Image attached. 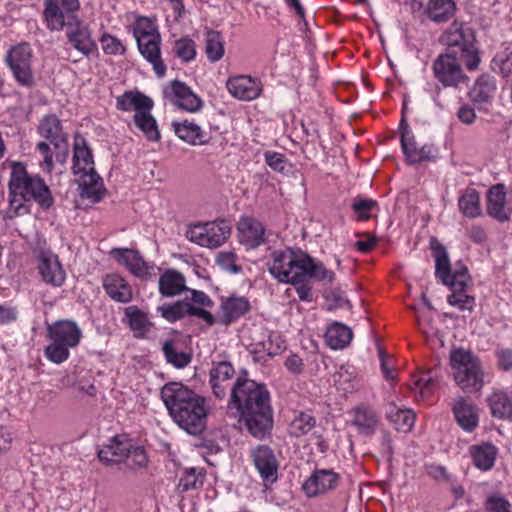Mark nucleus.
<instances>
[{
	"instance_id": "9",
	"label": "nucleus",
	"mask_w": 512,
	"mask_h": 512,
	"mask_svg": "<svg viewBox=\"0 0 512 512\" xmlns=\"http://www.w3.org/2000/svg\"><path fill=\"white\" fill-rule=\"evenodd\" d=\"M133 35L141 55L153 66L158 77L166 73V66L161 59V35L154 21L145 16L136 19L132 26Z\"/></svg>"
},
{
	"instance_id": "49",
	"label": "nucleus",
	"mask_w": 512,
	"mask_h": 512,
	"mask_svg": "<svg viewBox=\"0 0 512 512\" xmlns=\"http://www.w3.org/2000/svg\"><path fill=\"white\" fill-rule=\"evenodd\" d=\"M316 424L315 418L308 412H297L290 424V433L295 437L307 434Z\"/></svg>"
},
{
	"instance_id": "16",
	"label": "nucleus",
	"mask_w": 512,
	"mask_h": 512,
	"mask_svg": "<svg viewBox=\"0 0 512 512\" xmlns=\"http://www.w3.org/2000/svg\"><path fill=\"white\" fill-rule=\"evenodd\" d=\"M38 272L47 285L61 287L66 280V272L56 254L51 251H41L38 255Z\"/></svg>"
},
{
	"instance_id": "39",
	"label": "nucleus",
	"mask_w": 512,
	"mask_h": 512,
	"mask_svg": "<svg viewBox=\"0 0 512 512\" xmlns=\"http://www.w3.org/2000/svg\"><path fill=\"white\" fill-rule=\"evenodd\" d=\"M386 417L396 430L405 433L411 431L415 422V414L412 410L401 409L394 403L387 405Z\"/></svg>"
},
{
	"instance_id": "63",
	"label": "nucleus",
	"mask_w": 512,
	"mask_h": 512,
	"mask_svg": "<svg viewBox=\"0 0 512 512\" xmlns=\"http://www.w3.org/2000/svg\"><path fill=\"white\" fill-rule=\"evenodd\" d=\"M18 311L16 308L7 305H0V324H9L17 319Z\"/></svg>"
},
{
	"instance_id": "33",
	"label": "nucleus",
	"mask_w": 512,
	"mask_h": 512,
	"mask_svg": "<svg viewBox=\"0 0 512 512\" xmlns=\"http://www.w3.org/2000/svg\"><path fill=\"white\" fill-rule=\"evenodd\" d=\"M125 319L134 337L144 338L152 327L146 312L135 305L128 306L124 309Z\"/></svg>"
},
{
	"instance_id": "18",
	"label": "nucleus",
	"mask_w": 512,
	"mask_h": 512,
	"mask_svg": "<svg viewBox=\"0 0 512 512\" xmlns=\"http://www.w3.org/2000/svg\"><path fill=\"white\" fill-rule=\"evenodd\" d=\"M164 93L174 105L187 112H197L203 105L202 99L196 95L184 82L174 80Z\"/></svg>"
},
{
	"instance_id": "42",
	"label": "nucleus",
	"mask_w": 512,
	"mask_h": 512,
	"mask_svg": "<svg viewBox=\"0 0 512 512\" xmlns=\"http://www.w3.org/2000/svg\"><path fill=\"white\" fill-rule=\"evenodd\" d=\"M378 422L377 414L370 407L361 406L354 410L353 424L358 428L359 432L364 434L374 433Z\"/></svg>"
},
{
	"instance_id": "62",
	"label": "nucleus",
	"mask_w": 512,
	"mask_h": 512,
	"mask_svg": "<svg viewBox=\"0 0 512 512\" xmlns=\"http://www.w3.org/2000/svg\"><path fill=\"white\" fill-rule=\"evenodd\" d=\"M188 316H195L201 318L210 326H212L215 323V318L209 311L205 310L202 306L196 307L192 303L189 304Z\"/></svg>"
},
{
	"instance_id": "17",
	"label": "nucleus",
	"mask_w": 512,
	"mask_h": 512,
	"mask_svg": "<svg viewBox=\"0 0 512 512\" xmlns=\"http://www.w3.org/2000/svg\"><path fill=\"white\" fill-rule=\"evenodd\" d=\"M38 132L42 137L48 139L51 144H53L54 148L59 151L57 158L62 156L61 161H65L68 152V144L61 121L58 117L53 114L45 115L40 121Z\"/></svg>"
},
{
	"instance_id": "1",
	"label": "nucleus",
	"mask_w": 512,
	"mask_h": 512,
	"mask_svg": "<svg viewBox=\"0 0 512 512\" xmlns=\"http://www.w3.org/2000/svg\"><path fill=\"white\" fill-rule=\"evenodd\" d=\"M229 409H236L240 422L249 434L265 439L273 428L270 393L264 384L247 378H237L231 389Z\"/></svg>"
},
{
	"instance_id": "34",
	"label": "nucleus",
	"mask_w": 512,
	"mask_h": 512,
	"mask_svg": "<svg viewBox=\"0 0 512 512\" xmlns=\"http://www.w3.org/2000/svg\"><path fill=\"white\" fill-rule=\"evenodd\" d=\"M64 14L63 10L58 4L57 0H44L43 16L46 21V26L51 31H60L64 27L68 28L69 17L76 16L74 12H67Z\"/></svg>"
},
{
	"instance_id": "11",
	"label": "nucleus",
	"mask_w": 512,
	"mask_h": 512,
	"mask_svg": "<svg viewBox=\"0 0 512 512\" xmlns=\"http://www.w3.org/2000/svg\"><path fill=\"white\" fill-rule=\"evenodd\" d=\"M462 60L452 54L440 53L432 64L434 78L444 88L458 89L461 85H467L469 77L465 74Z\"/></svg>"
},
{
	"instance_id": "23",
	"label": "nucleus",
	"mask_w": 512,
	"mask_h": 512,
	"mask_svg": "<svg viewBox=\"0 0 512 512\" xmlns=\"http://www.w3.org/2000/svg\"><path fill=\"white\" fill-rule=\"evenodd\" d=\"M226 87L234 98L243 101L256 99L262 91L259 81L245 75L229 78Z\"/></svg>"
},
{
	"instance_id": "7",
	"label": "nucleus",
	"mask_w": 512,
	"mask_h": 512,
	"mask_svg": "<svg viewBox=\"0 0 512 512\" xmlns=\"http://www.w3.org/2000/svg\"><path fill=\"white\" fill-rule=\"evenodd\" d=\"M439 41L446 46L445 54L459 57L469 71L480 64L479 50L476 46L474 30L464 22L455 20L441 34Z\"/></svg>"
},
{
	"instance_id": "28",
	"label": "nucleus",
	"mask_w": 512,
	"mask_h": 512,
	"mask_svg": "<svg viewBox=\"0 0 512 512\" xmlns=\"http://www.w3.org/2000/svg\"><path fill=\"white\" fill-rule=\"evenodd\" d=\"M497 91V83L493 76L480 75L469 91V98L476 104L492 103Z\"/></svg>"
},
{
	"instance_id": "3",
	"label": "nucleus",
	"mask_w": 512,
	"mask_h": 512,
	"mask_svg": "<svg viewBox=\"0 0 512 512\" xmlns=\"http://www.w3.org/2000/svg\"><path fill=\"white\" fill-rule=\"evenodd\" d=\"M266 266L280 283H300L313 279L331 284L336 278L335 273L327 269L320 260L300 248L273 250Z\"/></svg>"
},
{
	"instance_id": "37",
	"label": "nucleus",
	"mask_w": 512,
	"mask_h": 512,
	"mask_svg": "<svg viewBox=\"0 0 512 512\" xmlns=\"http://www.w3.org/2000/svg\"><path fill=\"white\" fill-rule=\"evenodd\" d=\"M80 197L91 203H98L103 198L105 188L102 178L97 173L81 175L79 180Z\"/></svg>"
},
{
	"instance_id": "58",
	"label": "nucleus",
	"mask_w": 512,
	"mask_h": 512,
	"mask_svg": "<svg viewBox=\"0 0 512 512\" xmlns=\"http://www.w3.org/2000/svg\"><path fill=\"white\" fill-rule=\"evenodd\" d=\"M301 489L308 497H315L321 493H324L328 489H333L332 482L326 486V482H299Z\"/></svg>"
},
{
	"instance_id": "56",
	"label": "nucleus",
	"mask_w": 512,
	"mask_h": 512,
	"mask_svg": "<svg viewBox=\"0 0 512 512\" xmlns=\"http://www.w3.org/2000/svg\"><path fill=\"white\" fill-rule=\"evenodd\" d=\"M510 508L511 504L509 501L500 495L492 494L487 498V512H511Z\"/></svg>"
},
{
	"instance_id": "27",
	"label": "nucleus",
	"mask_w": 512,
	"mask_h": 512,
	"mask_svg": "<svg viewBox=\"0 0 512 512\" xmlns=\"http://www.w3.org/2000/svg\"><path fill=\"white\" fill-rule=\"evenodd\" d=\"M505 204L506 193L504 185L497 184L491 187L487 197L488 215L500 222L508 221L511 211L506 209Z\"/></svg>"
},
{
	"instance_id": "31",
	"label": "nucleus",
	"mask_w": 512,
	"mask_h": 512,
	"mask_svg": "<svg viewBox=\"0 0 512 512\" xmlns=\"http://www.w3.org/2000/svg\"><path fill=\"white\" fill-rule=\"evenodd\" d=\"M453 413L458 425L466 432H472L478 425L476 406L460 397L453 405Z\"/></svg>"
},
{
	"instance_id": "44",
	"label": "nucleus",
	"mask_w": 512,
	"mask_h": 512,
	"mask_svg": "<svg viewBox=\"0 0 512 512\" xmlns=\"http://www.w3.org/2000/svg\"><path fill=\"white\" fill-rule=\"evenodd\" d=\"M135 125L144 133L150 141H158L160 133L157 122L151 115L150 110H143L134 114Z\"/></svg>"
},
{
	"instance_id": "25",
	"label": "nucleus",
	"mask_w": 512,
	"mask_h": 512,
	"mask_svg": "<svg viewBox=\"0 0 512 512\" xmlns=\"http://www.w3.org/2000/svg\"><path fill=\"white\" fill-rule=\"evenodd\" d=\"M253 461L260 476L266 480H276L278 461L268 446H258L252 452Z\"/></svg>"
},
{
	"instance_id": "5",
	"label": "nucleus",
	"mask_w": 512,
	"mask_h": 512,
	"mask_svg": "<svg viewBox=\"0 0 512 512\" xmlns=\"http://www.w3.org/2000/svg\"><path fill=\"white\" fill-rule=\"evenodd\" d=\"M10 179L8 182L10 218L28 214L32 202L42 209L53 205V197L49 187L39 175L29 174L21 162H11Z\"/></svg>"
},
{
	"instance_id": "30",
	"label": "nucleus",
	"mask_w": 512,
	"mask_h": 512,
	"mask_svg": "<svg viewBox=\"0 0 512 512\" xmlns=\"http://www.w3.org/2000/svg\"><path fill=\"white\" fill-rule=\"evenodd\" d=\"M254 352H264L272 357L282 353L286 349L285 340L279 332L261 328L260 339L253 338Z\"/></svg>"
},
{
	"instance_id": "41",
	"label": "nucleus",
	"mask_w": 512,
	"mask_h": 512,
	"mask_svg": "<svg viewBox=\"0 0 512 512\" xmlns=\"http://www.w3.org/2000/svg\"><path fill=\"white\" fill-rule=\"evenodd\" d=\"M456 5L453 0H429L426 13L435 23L447 22L454 15Z\"/></svg>"
},
{
	"instance_id": "54",
	"label": "nucleus",
	"mask_w": 512,
	"mask_h": 512,
	"mask_svg": "<svg viewBox=\"0 0 512 512\" xmlns=\"http://www.w3.org/2000/svg\"><path fill=\"white\" fill-rule=\"evenodd\" d=\"M102 50L107 55H122L125 53V46L115 36L104 33L100 38Z\"/></svg>"
},
{
	"instance_id": "20",
	"label": "nucleus",
	"mask_w": 512,
	"mask_h": 512,
	"mask_svg": "<svg viewBox=\"0 0 512 512\" xmlns=\"http://www.w3.org/2000/svg\"><path fill=\"white\" fill-rule=\"evenodd\" d=\"M237 230L240 243L247 249H255L265 242V227L253 217H241Z\"/></svg>"
},
{
	"instance_id": "43",
	"label": "nucleus",
	"mask_w": 512,
	"mask_h": 512,
	"mask_svg": "<svg viewBox=\"0 0 512 512\" xmlns=\"http://www.w3.org/2000/svg\"><path fill=\"white\" fill-rule=\"evenodd\" d=\"M458 207L461 213L468 218H476L481 215L479 193L474 188H467L458 199Z\"/></svg>"
},
{
	"instance_id": "47",
	"label": "nucleus",
	"mask_w": 512,
	"mask_h": 512,
	"mask_svg": "<svg viewBox=\"0 0 512 512\" xmlns=\"http://www.w3.org/2000/svg\"><path fill=\"white\" fill-rule=\"evenodd\" d=\"M205 52L211 62H217L223 57L224 44L219 32L210 30L206 33Z\"/></svg>"
},
{
	"instance_id": "51",
	"label": "nucleus",
	"mask_w": 512,
	"mask_h": 512,
	"mask_svg": "<svg viewBox=\"0 0 512 512\" xmlns=\"http://www.w3.org/2000/svg\"><path fill=\"white\" fill-rule=\"evenodd\" d=\"M378 207L376 200L370 198H355L351 203V209L356 214L357 219L360 221H366L370 219L371 213Z\"/></svg>"
},
{
	"instance_id": "4",
	"label": "nucleus",
	"mask_w": 512,
	"mask_h": 512,
	"mask_svg": "<svg viewBox=\"0 0 512 512\" xmlns=\"http://www.w3.org/2000/svg\"><path fill=\"white\" fill-rule=\"evenodd\" d=\"M266 266L280 283H300L313 279L331 284L336 278L335 273L327 269L320 260L300 248L273 250Z\"/></svg>"
},
{
	"instance_id": "61",
	"label": "nucleus",
	"mask_w": 512,
	"mask_h": 512,
	"mask_svg": "<svg viewBox=\"0 0 512 512\" xmlns=\"http://www.w3.org/2000/svg\"><path fill=\"white\" fill-rule=\"evenodd\" d=\"M498 365L505 371L512 370V349L500 348L496 350Z\"/></svg>"
},
{
	"instance_id": "26",
	"label": "nucleus",
	"mask_w": 512,
	"mask_h": 512,
	"mask_svg": "<svg viewBox=\"0 0 512 512\" xmlns=\"http://www.w3.org/2000/svg\"><path fill=\"white\" fill-rule=\"evenodd\" d=\"M220 310L219 322L227 326L245 315L250 310V303L246 297L233 295L222 299Z\"/></svg>"
},
{
	"instance_id": "45",
	"label": "nucleus",
	"mask_w": 512,
	"mask_h": 512,
	"mask_svg": "<svg viewBox=\"0 0 512 512\" xmlns=\"http://www.w3.org/2000/svg\"><path fill=\"white\" fill-rule=\"evenodd\" d=\"M496 447L490 443H485L472 448V458L476 467L481 470L490 469L496 458Z\"/></svg>"
},
{
	"instance_id": "48",
	"label": "nucleus",
	"mask_w": 512,
	"mask_h": 512,
	"mask_svg": "<svg viewBox=\"0 0 512 512\" xmlns=\"http://www.w3.org/2000/svg\"><path fill=\"white\" fill-rule=\"evenodd\" d=\"M491 68L495 73L505 78L512 74V43H509L503 52L494 56Z\"/></svg>"
},
{
	"instance_id": "13",
	"label": "nucleus",
	"mask_w": 512,
	"mask_h": 512,
	"mask_svg": "<svg viewBox=\"0 0 512 512\" xmlns=\"http://www.w3.org/2000/svg\"><path fill=\"white\" fill-rule=\"evenodd\" d=\"M31 48L28 44H19L9 50L7 62L16 81L25 87H31L34 78L31 70Z\"/></svg>"
},
{
	"instance_id": "15",
	"label": "nucleus",
	"mask_w": 512,
	"mask_h": 512,
	"mask_svg": "<svg viewBox=\"0 0 512 512\" xmlns=\"http://www.w3.org/2000/svg\"><path fill=\"white\" fill-rule=\"evenodd\" d=\"M66 37L68 43L86 58H89L97 50V44L92 39L91 30L77 16L69 17Z\"/></svg>"
},
{
	"instance_id": "32",
	"label": "nucleus",
	"mask_w": 512,
	"mask_h": 512,
	"mask_svg": "<svg viewBox=\"0 0 512 512\" xmlns=\"http://www.w3.org/2000/svg\"><path fill=\"white\" fill-rule=\"evenodd\" d=\"M176 135L191 145H203L210 141L211 136L192 121L173 122Z\"/></svg>"
},
{
	"instance_id": "24",
	"label": "nucleus",
	"mask_w": 512,
	"mask_h": 512,
	"mask_svg": "<svg viewBox=\"0 0 512 512\" xmlns=\"http://www.w3.org/2000/svg\"><path fill=\"white\" fill-rule=\"evenodd\" d=\"M102 285L106 294L115 302L127 304L133 299L131 285L119 274H107Z\"/></svg>"
},
{
	"instance_id": "50",
	"label": "nucleus",
	"mask_w": 512,
	"mask_h": 512,
	"mask_svg": "<svg viewBox=\"0 0 512 512\" xmlns=\"http://www.w3.org/2000/svg\"><path fill=\"white\" fill-rule=\"evenodd\" d=\"M189 304L190 302L186 300L177 301L173 304L158 307V311L161 313L162 317L169 322H175L184 318L185 316H188Z\"/></svg>"
},
{
	"instance_id": "2",
	"label": "nucleus",
	"mask_w": 512,
	"mask_h": 512,
	"mask_svg": "<svg viewBox=\"0 0 512 512\" xmlns=\"http://www.w3.org/2000/svg\"><path fill=\"white\" fill-rule=\"evenodd\" d=\"M172 421L186 433L198 436L207 428V399L181 382H168L160 390Z\"/></svg>"
},
{
	"instance_id": "10",
	"label": "nucleus",
	"mask_w": 512,
	"mask_h": 512,
	"mask_svg": "<svg viewBox=\"0 0 512 512\" xmlns=\"http://www.w3.org/2000/svg\"><path fill=\"white\" fill-rule=\"evenodd\" d=\"M450 358L457 385L465 392L480 391L484 381L478 358L462 348L453 350Z\"/></svg>"
},
{
	"instance_id": "46",
	"label": "nucleus",
	"mask_w": 512,
	"mask_h": 512,
	"mask_svg": "<svg viewBox=\"0 0 512 512\" xmlns=\"http://www.w3.org/2000/svg\"><path fill=\"white\" fill-rule=\"evenodd\" d=\"M162 351L166 361L175 368H184L191 362V356L181 350L173 340L165 341Z\"/></svg>"
},
{
	"instance_id": "19",
	"label": "nucleus",
	"mask_w": 512,
	"mask_h": 512,
	"mask_svg": "<svg viewBox=\"0 0 512 512\" xmlns=\"http://www.w3.org/2000/svg\"><path fill=\"white\" fill-rule=\"evenodd\" d=\"M115 260L124 265L135 277L147 279L152 275L153 265L147 263L140 253L128 248H115L111 251Z\"/></svg>"
},
{
	"instance_id": "36",
	"label": "nucleus",
	"mask_w": 512,
	"mask_h": 512,
	"mask_svg": "<svg viewBox=\"0 0 512 512\" xmlns=\"http://www.w3.org/2000/svg\"><path fill=\"white\" fill-rule=\"evenodd\" d=\"M72 170L74 174L82 175L97 173L94 168L92 152L84 139L75 141Z\"/></svg>"
},
{
	"instance_id": "53",
	"label": "nucleus",
	"mask_w": 512,
	"mask_h": 512,
	"mask_svg": "<svg viewBox=\"0 0 512 512\" xmlns=\"http://www.w3.org/2000/svg\"><path fill=\"white\" fill-rule=\"evenodd\" d=\"M148 458L143 447L135 446L131 442V447L127 452L125 465L129 468H143L147 465Z\"/></svg>"
},
{
	"instance_id": "57",
	"label": "nucleus",
	"mask_w": 512,
	"mask_h": 512,
	"mask_svg": "<svg viewBox=\"0 0 512 512\" xmlns=\"http://www.w3.org/2000/svg\"><path fill=\"white\" fill-rule=\"evenodd\" d=\"M186 292V301H192L194 304L202 306V307H211L213 305V301L211 298L203 291L195 290V289H187Z\"/></svg>"
},
{
	"instance_id": "52",
	"label": "nucleus",
	"mask_w": 512,
	"mask_h": 512,
	"mask_svg": "<svg viewBox=\"0 0 512 512\" xmlns=\"http://www.w3.org/2000/svg\"><path fill=\"white\" fill-rule=\"evenodd\" d=\"M174 54L184 62H190L194 60L196 56V47L192 39L183 37L175 41Z\"/></svg>"
},
{
	"instance_id": "12",
	"label": "nucleus",
	"mask_w": 512,
	"mask_h": 512,
	"mask_svg": "<svg viewBox=\"0 0 512 512\" xmlns=\"http://www.w3.org/2000/svg\"><path fill=\"white\" fill-rule=\"evenodd\" d=\"M230 231V226L225 221L198 223L188 228L186 237L199 246L214 249L228 239Z\"/></svg>"
},
{
	"instance_id": "21",
	"label": "nucleus",
	"mask_w": 512,
	"mask_h": 512,
	"mask_svg": "<svg viewBox=\"0 0 512 512\" xmlns=\"http://www.w3.org/2000/svg\"><path fill=\"white\" fill-rule=\"evenodd\" d=\"M235 370L232 364L228 361H220L213 363L210 370V384L213 394L218 399L226 397L227 392L233 388L231 380L234 376Z\"/></svg>"
},
{
	"instance_id": "14",
	"label": "nucleus",
	"mask_w": 512,
	"mask_h": 512,
	"mask_svg": "<svg viewBox=\"0 0 512 512\" xmlns=\"http://www.w3.org/2000/svg\"><path fill=\"white\" fill-rule=\"evenodd\" d=\"M403 124L404 120L401 121V126ZM401 148L409 164L424 161L434 162L439 157V150L433 144H425L417 148L414 136L408 129L407 124H405V127H401Z\"/></svg>"
},
{
	"instance_id": "8",
	"label": "nucleus",
	"mask_w": 512,
	"mask_h": 512,
	"mask_svg": "<svg viewBox=\"0 0 512 512\" xmlns=\"http://www.w3.org/2000/svg\"><path fill=\"white\" fill-rule=\"evenodd\" d=\"M47 335L51 343L46 346V358L55 364H61L69 358L70 349L76 347L82 338V331L72 320H58L48 325Z\"/></svg>"
},
{
	"instance_id": "29",
	"label": "nucleus",
	"mask_w": 512,
	"mask_h": 512,
	"mask_svg": "<svg viewBox=\"0 0 512 512\" xmlns=\"http://www.w3.org/2000/svg\"><path fill=\"white\" fill-rule=\"evenodd\" d=\"M487 402L494 418L512 420V391L494 390L488 396Z\"/></svg>"
},
{
	"instance_id": "6",
	"label": "nucleus",
	"mask_w": 512,
	"mask_h": 512,
	"mask_svg": "<svg viewBox=\"0 0 512 512\" xmlns=\"http://www.w3.org/2000/svg\"><path fill=\"white\" fill-rule=\"evenodd\" d=\"M430 249L435 260L436 278L452 291V294L447 297V302L461 311H472L475 299L465 293L470 278L468 269L465 266H460L452 271L448 252L436 238L430 240Z\"/></svg>"
},
{
	"instance_id": "40",
	"label": "nucleus",
	"mask_w": 512,
	"mask_h": 512,
	"mask_svg": "<svg viewBox=\"0 0 512 512\" xmlns=\"http://www.w3.org/2000/svg\"><path fill=\"white\" fill-rule=\"evenodd\" d=\"M352 336V331L348 326L334 322L326 330L325 341L331 349L338 350L349 345Z\"/></svg>"
},
{
	"instance_id": "60",
	"label": "nucleus",
	"mask_w": 512,
	"mask_h": 512,
	"mask_svg": "<svg viewBox=\"0 0 512 512\" xmlns=\"http://www.w3.org/2000/svg\"><path fill=\"white\" fill-rule=\"evenodd\" d=\"M265 162L273 170L283 172L285 169V156L281 153L267 151L265 153Z\"/></svg>"
},
{
	"instance_id": "64",
	"label": "nucleus",
	"mask_w": 512,
	"mask_h": 512,
	"mask_svg": "<svg viewBox=\"0 0 512 512\" xmlns=\"http://www.w3.org/2000/svg\"><path fill=\"white\" fill-rule=\"evenodd\" d=\"M444 89L445 88L438 83L435 85V88L431 93V98L434 104L441 110L445 109L449 103L448 99L444 95Z\"/></svg>"
},
{
	"instance_id": "55",
	"label": "nucleus",
	"mask_w": 512,
	"mask_h": 512,
	"mask_svg": "<svg viewBox=\"0 0 512 512\" xmlns=\"http://www.w3.org/2000/svg\"><path fill=\"white\" fill-rule=\"evenodd\" d=\"M217 264L225 271L238 274L242 271L241 266L236 264V255L233 252H221L217 256Z\"/></svg>"
},
{
	"instance_id": "22",
	"label": "nucleus",
	"mask_w": 512,
	"mask_h": 512,
	"mask_svg": "<svg viewBox=\"0 0 512 512\" xmlns=\"http://www.w3.org/2000/svg\"><path fill=\"white\" fill-rule=\"evenodd\" d=\"M129 447L131 440L126 436H114L98 450V458L105 465L125 463Z\"/></svg>"
},
{
	"instance_id": "35",
	"label": "nucleus",
	"mask_w": 512,
	"mask_h": 512,
	"mask_svg": "<svg viewBox=\"0 0 512 512\" xmlns=\"http://www.w3.org/2000/svg\"><path fill=\"white\" fill-rule=\"evenodd\" d=\"M159 293L163 297H174L185 292V277L175 269L166 270L159 278Z\"/></svg>"
},
{
	"instance_id": "38",
	"label": "nucleus",
	"mask_w": 512,
	"mask_h": 512,
	"mask_svg": "<svg viewBox=\"0 0 512 512\" xmlns=\"http://www.w3.org/2000/svg\"><path fill=\"white\" fill-rule=\"evenodd\" d=\"M116 106L119 110H134L137 113L143 110H151L153 101L140 92L127 91L117 98Z\"/></svg>"
},
{
	"instance_id": "59",
	"label": "nucleus",
	"mask_w": 512,
	"mask_h": 512,
	"mask_svg": "<svg viewBox=\"0 0 512 512\" xmlns=\"http://www.w3.org/2000/svg\"><path fill=\"white\" fill-rule=\"evenodd\" d=\"M415 386L419 390L421 398H425L431 394L434 382L430 373H424L416 381Z\"/></svg>"
}]
</instances>
